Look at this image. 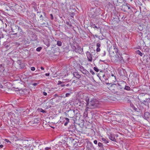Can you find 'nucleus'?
<instances>
[{
	"label": "nucleus",
	"instance_id": "nucleus-21",
	"mask_svg": "<svg viewBox=\"0 0 150 150\" xmlns=\"http://www.w3.org/2000/svg\"><path fill=\"white\" fill-rule=\"evenodd\" d=\"M137 53L139 54L141 56H142L143 55L142 53L139 50L137 51Z\"/></svg>",
	"mask_w": 150,
	"mask_h": 150
},
{
	"label": "nucleus",
	"instance_id": "nucleus-15",
	"mask_svg": "<svg viewBox=\"0 0 150 150\" xmlns=\"http://www.w3.org/2000/svg\"><path fill=\"white\" fill-rule=\"evenodd\" d=\"M86 150H92V147L91 145H87L86 146Z\"/></svg>",
	"mask_w": 150,
	"mask_h": 150
},
{
	"label": "nucleus",
	"instance_id": "nucleus-39",
	"mask_svg": "<svg viewBox=\"0 0 150 150\" xmlns=\"http://www.w3.org/2000/svg\"><path fill=\"white\" fill-rule=\"evenodd\" d=\"M5 141L6 142H7L8 143L10 142L7 139H5Z\"/></svg>",
	"mask_w": 150,
	"mask_h": 150
},
{
	"label": "nucleus",
	"instance_id": "nucleus-46",
	"mask_svg": "<svg viewBox=\"0 0 150 150\" xmlns=\"http://www.w3.org/2000/svg\"><path fill=\"white\" fill-rule=\"evenodd\" d=\"M3 88V86L1 85H0V88Z\"/></svg>",
	"mask_w": 150,
	"mask_h": 150
},
{
	"label": "nucleus",
	"instance_id": "nucleus-55",
	"mask_svg": "<svg viewBox=\"0 0 150 150\" xmlns=\"http://www.w3.org/2000/svg\"><path fill=\"white\" fill-rule=\"evenodd\" d=\"M75 51L76 52H77V50H76H76H75Z\"/></svg>",
	"mask_w": 150,
	"mask_h": 150
},
{
	"label": "nucleus",
	"instance_id": "nucleus-45",
	"mask_svg": "<svg viewBox=\"0 0 150 150\" xmlns=\"http://www.w3.org/2000/svg\"><path fill=\"white\" fill-rule=\"evenodd\" d=\"M3 146H4L3 145L1 144V145H0V147L1 148H3Z\"/></svg>",
	"mask_w": 150,
	"mask_h": 150
},
{
	"label": "nucleus",
	"instance_id": "nucleus-4",
	"mask_svg": "<svg viewBox=\"0 0 150 150\" xmlns=\"http://www.w3.org/2000/svg\"><path fill=\"white\" fill-rule=\"evenodd\" d=\"M105 8L107 9H112L113 8H115V6L114 5L112 4H111L110 2L108 3L105 6Z\"/></svg>",
	"mask_w": 150,
	"mask_h": 150
},
{
	"label": "nucleus",
	"instance_id": "nucleus-51",
	"mask_svg": "<svg viewBox=\"0 0 150 150\" xmlns=\"http://www.w3.org/2000/svg\"><path fill=\"white\" fill-rule=\"evenodd\" d=\"M36 8V7L35 6L34 7V9H35Z\"/></svg>",
	"mask_w": 150,
	"mask_h": 150
},
{
	"label": "nucleus",
	"instance_id": "nucleus-34",
	"mask_svg": "<svg viewBox=\"0 0 150 150\" xmlns=\"http://www.w3.org/2000/svg\"><path fill=\"white\" fill-rule=\"evenodd\" d=\"M45 44L47 46V47H49L50 46V43L49 42H47V43H45Z\"/></svg>",
	"mask_w": 150,
	"mask_h": 150
},
{
	"label": "nucleus",
	"instance_id": "nucleus-24",
	"mask_svg": "<svg viewBox=\"0 0 150 150\" xmlns=\"http://www.w3.org/2000/svg\"><path fill=\"white\" fill-rule=\"evenodd\" d=\"M72 93L71 92L70 93H66V95H65V97H69L70 95H71V94Z\"/></svg>",
	"mask_w": 150,
	"mask_h": 150
},
{
	"label": "nucleus",
	"instance_id": "nucleus-44",
	"mask_svg": "<svg viewBox=\"0 0 150 150\" xmlns=\"http://www.w3.org/2000/svg\"><path fill=\"white\" fill-rule=\"evenodd\" d=\"M40 69H42V70H44V67H41Z\"/></svg>",
	"mask_w": 150,
	"mask_h": 150
},
{
	"label": "nucleus",
	"instance_id": "nucleus-26",
	"mask_svg": "<svg viewBox=\"0 0 150 150\" xmlns=\"http://www.w3.org/2000/svg\"><path fill=\"white\" fill-rule=\"evenodd\" d=\"M94 70L96 72H98L99 71V69L96 67H94Z\"/></svg>",
	"mask_w": 150,
	"mask_h": 150
},
{
	"label": "nucleus",
	"instance_id": "nucleus-58",
	"mask_svg": "<svg viewBox=\"0 0 150 150\" xmlns=\"http://www.w3.org/2000/svg\"><path fill=\"white\" fill-rule=\"evenodd\" d=\"M124 10V11H125V12L126 11L125 10Z\"/></svg>",
	"mask_w": 150,
	"mask_h": 150
},
{
	"label": "nucleus",
	"instance_id": "nucleus-28",
	"mask_svg": "<svg viewBox=\"0 0 150 150\" xmlns=\"http://www.w3.org/2000/svg\"><path fill=\"white\" fill-rule=\"evenodd\" d=\"M66 24L68 25L69 26H71V24H70L69 21H67L66 22Z\"/></svg>",
	"mask_w": 150,
	"mask_h": 150
},
{
	"label": "nucleus",
	"instance_id": "nucleus-56",
	"mask_svg": "<svg viewBox=\"0 0 150 150\" xmlns=\"http://www.w3.org/2000/svg\"><path fill=\"white\" fill-rule=\"evenodd\" d=\"M79 47V49H81V47Z\"/></svg>",
	"mask_w": 150,
	"mask_h": 150
},
{
	"label": "nucleus",
	"instance_id": "nucleus-54",
	"mask_svg": "<svg viewBox=\"0 0 150 150\" xmlns=\"http://www.w3.org/2000/svg\"><path fill=\"white\" fill-rule=\"evenodd\" d=\"M72 82H74V83H75V81H73Z\"/></svg>",
	"mask_w": 150,
	"mask_h": 150
},
{
	"label": "nucleus",
	"instance_id": "nucleus-53",
	"mask_svg": "<svg viewBox=\"0 0 150 150\" xmlns=\"http://www.w3.org/2000/svg\"><path fill=\"white\" fill-rule=\"evenodd\" d=\"M42 16V15H41L40 16V17H41Z\"/></svg>",
	"mask_w": 150,
	"mask_h": 150
},
{
	"label": "nucleus",
	"instance_id": "nucleus-57",
	"mask_svg": "<svg viewBox=\"0 0 150 150\" xmlns=\"http://www.w3.org/2000/svg\"><path fill=\"white\" fill-rule=\"evenodd\" d=\"M140 9H141V7H140Z\"/></svg>",
	"mask_w": 150,
	"mask_h": 150
},
{
	"label": "nucleus",
	"instance_id": "nucleus-19",
	"mask_svg": "<svg viewBox=\"0 0 150 150\" xmlns=\"http://www.w3.org/2000/svg\"><path fill=\"white\" fill-rule=\"evenodd\" d=\"M111 76L114 79V80H113V81L114 82H116V77H115V76L113 74H111Z\"/></svg>",
	"mask_w": 150,
	"mask_h": 150
},
{
	"label": "nucleus",
	"instance_id": "nucleus-12",
	"mask_svg": "<svg viewBox=\"0 0 150 150\" xmlns=\"http://www.w3.org/2000/svg\"><path fill=\"white\" fill-rule=\"evenodd\" d=\"M101 140L103 141L106 144H107L109 143V141L108 139H106L104 138H101Z\"/></svg>",
	"mask_w": 150,
	"mask_h": 150
},
{
	"label": "nucleus",
	"instance_id": "nucleus-3",
	"mask_svg": "<svg viewBox=\"0 0 150 150\" xmlns=\"http://www.w3.org/2000/svg\"><path fill=\"white\" fill-rule=\"evenodd\" d=\"M114 52L115 53V60H120V59L121 58V57L120 53L118 52V50L117 51V52L115 51Z\"/></svg>",
	"mask_w": 150,
	"mask_h": 150
},
{
	"label": "nucleus",
	"instance_id": "nucleus-9",
	"mask_svg": "<svg viewBox=\"0 0 150 150\" xmlns=\"http://www.w3.org/2000/svg\"><path fill=\"white\" fill-rule=\"evenodd\" d=\"M143 103L146 105H147L148 103H150V98L146 99L145 100H144Z\"/></svg>",
	"mask_w": 150,
	"mask_h": 150
},
{
	"label": "nucleus",
	"instance_id": "nucleus-18",
	"mask_svg": "<svg viewBox=\"0 0 150 150\" xmlns=\"http://www.w3.org/2000/svg\"><path fill=\"white\" fill-rule=\"evenodd\" d=\"M124 89L127 91H129L130 89V88L129 86L126 85Z\"/></svg>",
	"mask_w": 150,
	"mask_h": 150
},
{
	"label": "nucleus",
	"instance_id": "nucleus-16",
	"mask_svg": "<svg viewBox=\"0 0 150 150\" xmlns=\"http://www.w3.org/2000/svg\"><path fill=\"white\" fill-rule=\"evenodd\" d=\"M130 106L134 110L137 111V108L134 107V105L132 103H131Z\"/></svg>",
	"mask_w": 150,
	"mask_h": 150
},
{
	"label": "nucleus",
	"instance_id": "nucleus-43",
	"mask_svg": "<svg viewBox=\"0 0 150 150\" xmlns=\"http://www.w3.org/2000/svg\"><path fill=\"white\" fill-rule=\"evenodd\" d=\"M50 74L49 73H46L45 74V75L46 76H49Z\"/></svg>",
	"mask_w": 150,
	"mask_h": 150
},
{
	"label": "nucleus",
	"instance_id": "nucleus-35",
	"mask_svg": "<svg viewBox=\"0 0 150 150\" xmlns=\"http://www.w3.org/2000/svg\"><path fill=\"white\" fill-rule=\"evenodd\" d=\"M51 149L50 147H47L45 148V150H49V149Z\"/></svg>",
	"mask_w": 150,
	"mask_h": 150
},
{
	"label": "nucleus",
	"instance_id": "nucleus-33",
	"mask_svg": "<svg viewBox=\"0 0 150 150\" xmlns=\"http://www.w3.org/2000/svg\"><path fill=\"white\" fill-rule=\"evenodd\" d=\"M100 50L99 47H97L96 49V51L97 52H100Z\"/></svg>",
	"mask_w": 150,
	"mask_h": 150
},
{
	"label": "nucleus",
	"instance_id": "nucleus-31",
	"mask_svg": "<svg viewBox=\"0 0 150 150\" xmlns=\"http://www.w3.org/2000/svg\"><path fill=\"white\" fill-rule=\"evenodd\" d=\"M89 100V98L88 97L86 98V101L87 103V104L88 103V102H88Z\"/></svg>",
	"mask_w": 150,
	"mask_h": 150
},
{
	"label": "nucleus",
	"instance_id": "nucleus-25",
	"mask_svg": "<svg viewBox=\"0 0 150 150\" xmlns=\"http://www.w3.org/2000/svg\"><path fill=\"white\" fill-rule=\"evenodd\" d=\"M127 4H123L122 6V8L125 9L127 8Z\"/></svg>",
	"mask_w": 150,
	"mask_h": 150
},
{
	"label": "nucleus",
	"instance_id": "nucleus-11",
	"mask_svg": "<svg viewBox=\"0 0 150 150\" xmlns=\"http://www.w3.org/2000/svg\"><path fill=\"white\" fill-rule=\"evenodd\" d=\"M20 119L19 118L17 117V118L14 119V122L16 124H18L20 121Z\"/></svg>",
	"mask_w": 150,
	"mask_h": 150
},
{
	"label": "nucleus",
	"instance_id": "nucleus-22",
	"mask_svg": "<svg viewBox=\"0 0 150 150\" xmlns=\"http://www.w3.org/2000/svg\"><path fill=\"white\" fill-rule=\"evenodd\" d=\"M42 48L41 47H39L37 48L36 50L38 52H40L42 49Z\"/></svg>",
	"mask_w": 150,
	"mask_h": 150
},
{
	"label": "nucleus",
	"instance_id": "nucleus-14",
	"mask_svg": "<svg viewBox=\"0 0 150 150\" xmlns=\"http://www.w3.org/2000/svg\"><path fill=\"white\" fill-rule=\"evenodd\" d=\"M113 49L114 50V51L113 52V53H114L115 52H117V51H118V49L117 48V47L116 45H113Z\"/></svg>",
	"mask_w": 150,
	"mask_h": 150
},
{
	"label": "nucleus",
	"instance_id": "nucleus-7",
	"mask_svg": "<svg viewBox=\"0 0 150 150\" xmlns=\"http://www.w3.org/2000/svg\"><path fill=\"white\" fill-rule=\"evenodd\" d=\"M124 1V0H113V2L115 3L116 6L120 5Z\"/></svg>",
	"mask_w": 150,
	"mask_h": 150
},
{
	"label": "nucleus",
	"instance_id": "nucleus-13",
	"mask_svg": "<svg viewBox=\"0 0 150 150\" xmlns=\"http://www.w3.org/2000/svg\"><path fill=\"white\" fill-rule=\"evenodd\" d=\"M91 27H93V28H96L97 29H98L99 28H100V30L101 31V28L99 27H97L96 25H95V24H92L91 25Z\"/></svg>",
	"mask_w": 150,
	"mask_h": 150
},
{
	"label": "nucleus",
	"instance_id": "nucleus-49",
	"mask_svg": "<svg viewBox=\"0 0 150 150\" xmlns=\"http://www.w3.org/2000/svg\"><path fill=\"white\" fill-rule=\"evenodd\" d=\"M2 67V64H0V67Z\"/></svg>",
	"mask_w": 150,
	"mask_h": 150
},
{
	"label": "nucleus",
	"instance_id": "nucleus-1",
	"mask_svg": "<svg viewBox=\"0 0 150 150\" xmlns=\"http://www.w3.org/2000/svg\"><path fill=\"white\" fill-rule=\"evenodd\" d=\"M99 104L98 101L95 99H92L90 102H88L86 105L85 110H88V109H92L98 107Z\"/></svg>",
	"mask_w": 150,
	"mask_h": 150
},
{
	"label": "nucleus",
	"instance_id": "nucleus-8",
	"mask_svg": "<svg viewBox=\"0 0 150 150\" xmlns=\"http://www.w3.org/2000/svg\"><path fill=\"white\" fill-rule=\"evenodd\" d=\"M73 75L74 76L78 79L80 78L81 76V75L79 74L78 72H74L73 73Z\"/></svg>",
	"mask_w": 150,
	"mask_h": 150
},
{
	"label": "nucleus",
	"instance_id": "nucleus-10",
	"mask_svg": "<svg viewBox=\"0 0 150 150\" xmlns=\"http://www.w3.org/2000/svg\"><path fill=\"white\" fill-rule=\"evenodd\" d=\"M109 138L110 140L113 141L115 142L116 141L115 137L113 135L111 134L109 136Z\"/></svg>",
	"mask_w": 150,
	"mask_h": 150
},
{
	"label": "nucleus",
	"instance_id": "nucleus-20",
	"mask_svg": "<svg viewBox=\"0 0 150 150\" xmlns=\"http://www.w3.org/2000/svg\"><path fill=\"white\" fill-rule=\"evenodd\" d=\"M62 42L59 41H58L57 42V45L59 46H61L62 45Z\"/></svg>",
	"mask_w": 150,
	"mask_h": 150
},
{
	"label": "nucleus",
	"instance_id": "nucleus-6",
	"mask_svg": "<svg viewBox=\"0 0 150 150\" xmlns=\"http://www.w3.org/2000/svg\"><path fill=\"white\" fill-rule=\"evenodd\" d=\"M87 57L88 58V60L90 62H91L92 61V55L88 51L87 52H86Z\"/></svg>",
	"mask_w": 150,
	"mask_h": 150
},
{
	"label": "nucleus",
	"instance_id": "nucleus-30",
	"mask_svg": "<svg viewBox=\"0 0 150 150\" xmlns=\"http://www.w3.org/2000/svg\"><path fill=\"white\" fill-rule=\"evenodd\" d=\"M30 69L31 71H34L35 70V68L34 67H30Z\"/></svg>",
	"mask_w": 150,
	"mask_h": 150
},
{
	"label": "nucleus",
	"instance_id": "nucleus-17",
	"mask_svg": "<svg viewBox=\"0 0 150 150\" xmlns=\"http://www.w3.org/2000/svg\"><path fill=\"white\" fill-rule=\"evenodd\" d=\"M65 119L66 120V122L64 123V125L65 126H66L67 125L68 123L69 122V119L67 118H66Z\"/></svg>",
	"mask_w": 150,
	"mask_h": 150
},
{
	"label": "nucleus",
	"instance_id": "nucleus-29",
	"mask_svg": "<svg viewBox=\"0 0 150 150\" xmlns=\"http://www.w3.org/2000/svg\"><path fill=\"white\" fill-rule=\"evenodd\" d=\"M90 73H91L92 75H94L95 74V73H94V71L93 70H92L91 69L90 70Z\"/></svg>",
	"mask_w": 150,
	"mask_h": 150
},
{
	"label": "nucleus",
	"instance_id": "nucleus-48",
	"mask_svg": "<svg viewBox=\"0 0 150 150\" xmlns=\"http://www.w3.org/2000/svg\"><path fill=\"white\" fill-rule=\"evenodd\" d=\"M74 16V14L73 13H72V15H71V17H73Z\"/></svg>",
	"mask_w": 150,
	"mask_h": 150
},
{
	"label": "nucleus",
	"instance_id": "nucleus-52",
	"mask_svg": "<svg viewBox=\"0 0 150 150\" xmlns=\"http://www.w3.org/2000/svg\"><path fill=\"white\" fill-rule=\"evenodd\" d=\"M133 0H128V1H132Z\"/></svg>",
	"mask_w": 150,
	"mask_h": 150
},
{
	"label": "nucleus",
	"instance_id": "nucleus-5",
	"mask_svg": "<svg viewBox=\"0 0 150 150\" xmlns=\"http://www.w3.org/2000/svg\"><path fill=\"white\" fill-rule=\"evenodd\" d=\"M145 119L148 121H150V114L149 112H146L144 114Z\"/></svg>",
	"mask_w": 150,
	"mask_h": 150
},
{
	"label": "nucleus",
	"instance_id": "nucleus-27",
	"mask_svg": "<svg viewBox=\"0 0 150 150\" xmlns=\"http://www.w3.org/2000/svg\"><path fill=\"white\" fill-rule=\"evenodd\" d=\"M98 146L100 147H102L103 146V144L101 143L98 142Z\"/></svg>",
	"mask_w": 150,
	"mask_h": 150
},
{
	"label": "nucleus",
	"instance_id": "nucleus-37",
	"mask_svg": "<svg viewBox=\"0 0 150 150\" xmlns=\"http://www.w3.org/2000/svg\"><path fill=\"white\" fill-rule=\"evenodd\" d=\"M97 141L96 140H94L93 142L94 144H97Z\"/></svg>",
	"mask_w": 150,
	"mask_h": 150
},
{
	"label": "nucleus",
	"instance_id": "nucleus-23",
	"mask_svg": "<svg viewBox=\"0 0 150 150\" xmlns=\"http://www.w3.org/2000/svg\"><path fill=\"white\" fill-rule=\"evenodd\" d=\"M127 8H128V9H130L131 8V7H132H132L131 6V5L128 4H127Z\"/></svg>",
	"mask_w": 150,
	"mask_h": 150
},
{
	"label": "nucleus",
	"instance_id": "nucleus-38",
	"mask_svg": "<svg viewBox=\"0 0 150 150\" xmlns=\"http://www.w3.org/2000/svg\"><path fill=\"white\" fill-rule=\"evenodd\" d=\"M43 94L44 96H46L47 95V93L45 92H43Z\"/></svg>",
	"mask_w": 150,
	"mask_h": 150
},
{
	"label": "nucleus",
	"instance_id": "nucleus-42",
	"mask_svg": "<svg viewBox=\"0 0 150 150\" xmlns=\"http://www.w3.org/2000/svg\"><path fill=\"white\" fill-rule=\"evenodd\" d=\"M65 86H66L68 87V86H71V85L69 83H68V84H67V85H66Z\"/></svg>",
	"mask_w": 150,
	"mask_h": 150
},
{
	"label": "nucleus",
	"instance_id": "nucleus-47",
	"mask_svg": "<svg viewBox=\"0 0 150 150\" xmlns=\"http://www.w3.org/2000/svg\"><path fill=\"white\" fill-rule=\"evenodd\" d=\"M65 86V85L64 84H62L61 85V86L63 87H64V86Z\"/></svg>",
	"mask_w": 150,
	"mask_h": 150
},
{
	"label": "nucleus",
	"instance_id": "nucleus-41",
	"mask_svg": "<svg viewBox=\"0 0 150 150\" xmlns=\"http://www.w3.org/2000/svg\"><path fill=\"white\" fill-rule=\"evenodd\" d=\"M37 84H38L37 83H34L33 84V85L34 86H37Z\"/></svg>",
	"mask_w": 150,
	"mask_h": 150
},
{
	"label": "nucleus",
	"instance_id": "nucleus-2",
	"mask_svg": "<svg viewBox=\"0 0 150 150\" xmlns=\"http://www.w3.org/2000/svg\"><path fill=\"white\" fill-rule=\"evenodd\" d=\"M79 69L83 74H85L87 76H90V74L89 71L84 69L83 66H80Z\"/></svg>",
	"mask_w": 150,
	"mask_h": 150
},
{
	"label": "nucleus",
	"instance_id": "nucleus-36",
	"mask_svg": "<svg viewBox=\"0 0 150 150\" xmlns=\"http://www.w3.org/2000/svg\"><path fill=\"white\" fill-rule=\"evenodd\" d=\"M50 15L51 16V19L52 20H53V17L52 14H51Z\"/></svg>",
	"mask_w": 150,
	"mask_h": 150
},
{
	"label": "nucleus",
	"instance_id": "nucleus-40",
	"mask_svg": "<svg viewBox=\"0 0 150 150\" xmlns=\"http://www.w3.org/2000/svg\"><path fill=\"white\" fill-rule=\"evenodd\" d=\"M58 84H61L62 83V82L61 81H58Z\"/></svg>",
	"mask_w": 150,
	"mask_h": 150
},
{
	"label": "nucleus",
	"instance_id": "nucleus-50",
	"mask_svg": "<svg viewBox=\"0 0 150 150\" xmlns=\"http://www.w3.org/2000/svg\"><path fill=\"white\" fill-rule=\"evenodd\" d=\"M42 112H44L45 111L43 110H42V111H41Z\"/></svg>",
	"mask_w": 150,
	"mask_h": 150
},
{
	"label": "nucleus",
	"instance_id": "nucleus-32",
	"mask_svg": "<svg viewBox=\"0 0 150 150\" xmlns=\"http://www.w3.org/2000/svg\"><path fill=\"white\" fill-rule=\"evenodd\" d=\"M96 46L98 47H99L100 46V43H97L96 45Z\"/></svg>",
	"mask_w": 150,
	"mask_h": 150
}]
</instances>
